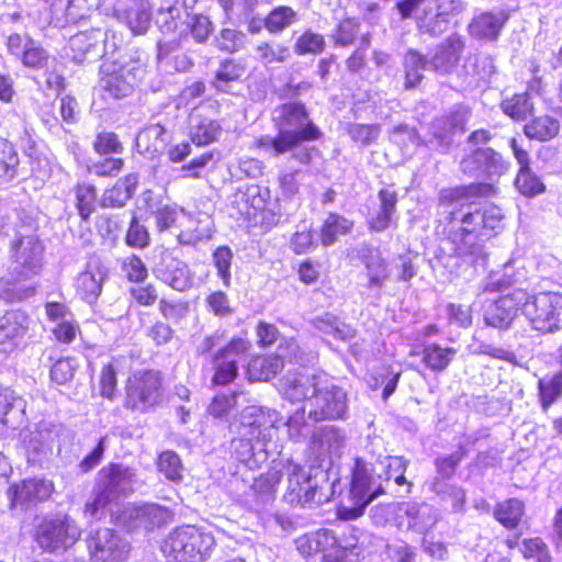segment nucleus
Returning a JSON list of instances; mask_svg holds the SVG:
<instances>
[{
	"mask_svg": "<svg viewBox=\"0 0 562 562\" xmlns=\"http://www.w3.org/2000/svg\"><path fill=\"white\" fill-rule=\"evenodd\" d=\"M326 48V41L324 35L312 31L311 29L304 30L295 40L293 49L299 56L304 55H318Z\"/></svg>",
	"mask_w": 562,
	"mask_h": 562,
	"instance_id": "nucleus-42",
	"label": "nucleus"
},
{
	"mask_svg": "<svg viewBox=\"0 0 562 562\" xmlns=\"http://www.w3.org/2000/svg\"><path fill=\"white\" fill-rule=\"evenodd\" d=\"M360 24L355 18L341 19L335 27L333 40L335 45L347 47L353 44L359 33Z\"/></svg>",
	"mask_w": 562,
	"mask_h": 562,
	"instance_id": "nucleus-50",
	"label": "nucleus"
},
{
	"mask_svg": "<svg viewBox=\"0 0 562 562\" xmlns=\"http://www.w3.org/2000/svg\"><path fill=\"white\" fill-rule=\"evenodd\" d=\"M295 272L297 279L305 285L316 283L321 278L319 263L310 258L299 261Z\"/></svg>",
	"mask_w": 562,
	"mask_h": 562,
	"instance_id": "nucleus-63",
	"label": "nucleus"
},
{
	"mask_svg": "<svg viewBox=\"0 0 562 562\" xmlns=\"http://www.w3.org/2000/svg\"><path fill=\"white\" fill-rule=\"evenodd\" d=\"M525 315L533 329L550 334L562 328V293L542 291L527 299Z\"/></svg>",
	"mask_w": 562,
	"mask_h": 562,
	"instance_id": "nucleus-10",
	"label": "nucleus"
},
{
	"mask_svg": "<svg viewBox=\"0 0 562 562\" xmlns=\"http://www.w3.org/2000/svg\"><path fill=\"white\" fill-rule=\"evenodd\" d=\"M157 470L169 481L178 482L182 479V461L172 450L161 451L156 459Z\"/></svg>",
	"mask_w": 562,
	"mask_h": 562,
	"instance_id": "nucleus-45",
	"label": "nucleus"
},
{
	"mask_svg": "<svg viewBox=\"0 0 562 562\" xmlns=\"http://www.w3.org/2000/svg\"><path fill=\"white\" fill-rule=\"evenodd\" d=\"M289 470L288 486L283 495L284 502L292 508H306L322 505L330 499V494L325 490L328 481L324 484L313 482L301 464L286 461Z\"/></svg>",
	"mask_w": 562,
	"mask_h": 562,
	"instance_id": "nucleus-7",
	"label": "nucleus"
},
{
	"mask_svg": "<svg viewBox=\"0 0 562 562\" xmlns=\"http://www.w3.org/2000/svg\"><path fill=\"white\" fill-rule=\"evenodd\" d=\"M378 196L380 200V210L370 218L368 225L373 232H383L392 222L398 198L397 192L393 190L392 187L380 189Z\"/></svg>",
	"mask_w": 562,
	"mask_h": 562,
	"instance_id": "nucleus-27",
	"label": "nucleus"
},
{
	"mask_svg": "<svg viewBox=\"0 0 562 562\" xmlns=\"http://www.w3.org/2000/svg\"><path fill=\"white\" fill-rule=\"evenodd\" d=\"M385 494L382 475L375 473L374 464L368 463L361 458H355L347 493L351 506L339 504L336 515L341 520L357 519L364 514L370 503Z\"/></svg>",
	"mask_w": 562,
	"mask_h": 562,
	"instance_id": "nucleus-3",
	"label": "nucleus"
},
{
	"mask_svg": "<svg viewBox=\"0 0 562 562\" xmlns=\"http://www.w3.org/2000/svg\"><path fill=\"white\" fill-rule=\"evenodd\" d=\"M337 542L336 536L328 529H319L313 535H304L296 541L299 551L306 557L325 551Z\"/></svg>",
	"mask_w": 562,
	"mask_h": 562,
	"instance_id": "nucleus-34",
	"label": "nucleus"
},
{
	"mask_svg": "<svg viewBox=\"0 0 562 562\" xmlns=\"http://www.w3.org/2000/svg\"><path fill=\"white\" fill-rule=\"evenodd\" d=\"M283 369V357L278 353H255L246 364V375L250 382L270 381Z\"/></svg>",
	"mask_w": 562,
	"mask_h": 562,
	"instance_id": "nucleus-24",
	"label": "nucleus"
},
{
	"mask_svg": "<svg viewBox=\"0 0 562 562\" xmlns=\"http://www.w3.org/2000/svg\"><path fill=\"white\" fill-rule=\"evenodd\" d=\"M158 304L159 314L167 321H180L189 312V304L182 300H176L168 296H160Z\"/></svg>",
	"mask_w": 562,
	"mask_h": 562,
	"instance_id": "nucleus-53",
	"label": "nucleus"
},
{
	"mask_svg": "<svg viewBox=\"0 0 562 562\" xmlns=\"http://www.w3.org/2000/svg\"><path fill=\"white\" fill-rule=\"evenodd\" d=\"M133 472L128 467L121 463L110 462L98 472L97 483L119 496L121 495L120 486L123 483H131L133 481Z\"/></svg>",
	"mask_w": 562,
	"mask_h": 562,
	"instance_id": "nucleus-29",
	"label": "nucleus"
},
{
	"mask_svg": "<svg viewBox=\"0 0 562 562\" xmlns=\"http://www.w3.org/2000/svg\"><path fill=\"white\" fill-rule=\"evenodd\" d=\"M255 50L258 59L265 65L282 64L290 57L289 46L272 41L260 42Z\"/></svg>",
	"mask_w": 562,
	"mask_h": 562,
	"instance_id": "nucleus-46",
	"label": "nucleus"
},
{
	"mask_svg": "<svg viewBox=\"0 0 562 562\" xmlns=\"http://www.w3.org/2000/svg\"><path fill=\"white\" fill-rule=\"evenodd\" d=\"M132 304L140 307H151L159 301L160 291L158 285L153 282L136 283L127 291Z\"/></svg>",
	"mask_w": 562,
	"mask_h": 562,
	"instance_id": "nucleus-47",
	"label": "nucleus"
},
{
	"mask_svg": "<svg viewBox=\"0 0 562 562\" xmlns=\"http://www.w3.org/2000/svg\"><path fill=\"white\" fill-rule=\"evenodd\" d=\"M278 115L272 117L277 133L273 137L260 136L255 140L258 149L271 150L281 156L295 150L304 143L317 142L324 133L312 120L307 106L302 101H291L277 108Z\"/></svg>",
	"mask_w": 562,
	"mask_h": 562,
	"instance_id": "nucleus-1",
	"label": "nucleus"
},
{
	"mask_svg": "<svg viewBox=\"0 0 562 562\" xmlns=\"http://www.w3.org/2000/svg\"><path fill=\"white\" fill-rule=\"evenodd\" d=\"M54 340L61 345L72 344L81 335V328L74 321H61L52 328Z\"/></svg>",
	"mask_w": 562,
	"mask_h": 562,
	"instance_id": "nucleus-59",
	"label": "nucleus"
},
{
	"mask_svg": "<svg viewBox=\"0 0 562 562\" xmlns=\"http://www.w3.org/2000/svg\"><path fill=\"white\" fill-rule=\"evenodd\" d=\"M268 417L261 408L247 407L240 418L244 436L249 442H260L265 438V431L269 428Z\"/></svg>",
	"mask_w": 562,
	"mask_h": 562,
	"instance_id": "nucleus-30",
	"label": "nucleus"
},
{
	"mask_svg": "<svg viewBox=\"0 0 562 562\" xmlns=\"http://www.w3.org/2000/svg\"><path fill=\"white\" fill-rule=\"evenodd\" d=\"M525 514L524 503L516 498H509L499 503L494 510V516L499 524L507 529H516Z\"/></svg>",
	"mask_w": 562,
	"mask_h": 562,
	"instance_id": "nucleus-37",
	"label": "nucleus"
},
{
	"mask_svg": "<svg viewBox=\"0 0 562 562\" xmlns=\"http://www.w3.org/2000/svg\"><path fill=\"white\" fill-rule=\"evenodd\" d=\"M5 47L12 56L16 57L23 67L31 70L47 68L50 55L37 41L29 35L10 34L5 40Z\"/></svg>",
	"mask_w": 562,
	"mask_h": 562,
	"instance_id": "nucleus-15",
	"label": "nucleus"
},
{
	"mask_svg": "<svg viewBox=\"0 0 562 562\" xmlns=\"http://www.w3.org/2000/svg\"><path fill=\"white\" fill-rule=\"evenodd\" d=\"M213 263L217 270L223 284L228 288L231 285V266L233 252L228 246H218L213 251Z\"/></svg>",
	"mask_w": 562,
	"mask_h": 562,
	"instance_id": "nucleus-57",
	"label": "nucleus"
},
{
	"mask_svg": "<svg viewBox=\"0 0 562 562\" xmlns=\"http://www.w3.org/2000/svg\"><path fill=\"white\" fill-rule=\"evenodd\" d=\"M139 184L137 172H128L105 188L100 199L104 209H121L135 195Z\"/></svg>",
	"mask_w": 562,
	"mask_h": 562,
	"instance_id": "nucleus-21",
	"label": "nucleus"
},
{
	"mask_svg": "<svg viewBox=\"0 0 562 562\" xmlns=\"http://www.w3.org/2000/svg\"><path fill=\"white\" fill-rule=\"evenodd\" d=\"M282 477V469L271 467L254 480L251 490L256 494H273Z\"/></svg>",
	"mask_w": 562,
	"mask_h": 562,
	"instance_id": "nucleus-52",
	"label": "nucleus"
},
{
	"mask_svg": "<svg viewBox=\"0 0 562 562\" xmlns=\"http://www.w3.org/2000/svg\"><path fill=\"white\" fill-rule=\"evenodd\" d=\"M457 352L453 347H443L438 342H427L423 345L420 350H412L409 355L418 356L427 370L440 373L451 366Z\"/></svg>",
	"mask_w": 562,
	"mask_h": 562,
	"instance_id": "nucleus-23",
	"label": "nucleus"
},
{
	"mask_svg": "<svg viewBox=\"0 0 562 562\" xmlns=\"http://www.w3.org/2000/svg\"><path fill=\"white\" fill-rule=\"evenodd\" d=\"M44 246L34 235L16 236L10 244V259L14 265L11 278L0 280V299L7 303L22 302L32 297L36 284L26 283L41 273Z\"/></svg>",
	"mask_w": 562,
	"mask_h": 562,
	"instance_id": "nucleus-2",
	"label": "nucleus"
},
{
	"mask_svg": "<svg viewBox=\"0 0 562 562\" xmlns=\"http://www.w3.org/2000/svg\"><path fill=\"white\" fill-rule=\"evenodd\" d=\"M214 547L215 539L211 532L194 525H184L169 533L162 551L175 562H203Z\"/></svg>",
	"mask_w": 562,
	"mask_h": 562,
	"instance_id": "nucleus-6",
	"label": "nucleus"
},
{
	"mask_svg": "<svg viewBox=\"0 0 562 562\" xmlns=\"http://www.w3.org/2000/svg\"><path fill=\"white\" fill-rule=\"evenodd\" d=\"M252 342L247 337L234 336L212 357L211 382L215 386L233 383L239 372L238 359L249 356Z\"/></svg>",
	"mask_w": 562,
	"mask_h": 562,
	"instance_id": "nucleus-9",
	"label": "nucleus"
},
{
	"mask_svg": "<svg viewBox=\"0 0 562 562\" xmlns=\"http://www.w3.org/2000/svg\"><path fill=\"white\" fill-rule=\"evenodd\" d=\"M119 16L124 20L134 35L145 34L150 26L151 13L145 8L128 7L119 13Z\"/></svg>",
	"mask_w": 562,
	"mask_h": 562,
	"instance_id": "nucleus-43",
	"label": "nucleus"
},
{
	"mask_svg": "<svg viewBox=\"0 0 562 562\" xmlns=\"http://www.w3.org/2000/svg\"><path fill=\"white\" fill-rule=\"evenodd\" d=\"M508 145L519 166L514 179V186L517 191L526 198L542 194L547 187L541 177L532 171L528 150L521 147L516 137H510Z\"/></svg>",
	"mask_w": 562,
	"mask_h": 562,
	"instance_id": "nucleus-17",
	"label": "nucleus"
},
{
	"mask_svg": "<svg viewBox=\"0 0 562 562\" xmlns=\"http://www.w3.org/2000/svg\"><path fill=\"white\" fill-rule=\"evenodd\" d=\"M122 356L113 357L101 367L98 383L100 396L113 401L119 392L117 366Z\"/></svg>",
	"mask_w": 562,
	"mask_h": 562,
	"instance_id": "nucleus-35",
	"label": "nucleus"
},
{
	"mask_svg": "<svg viewBox=\"0 0 562 562\" xmlns=\"http://www.w3.org/2000/svg\"><path fill=\"white\" fill-rule=\"evenodd\" d=\"M235 404V395L217 394L212 398L207 413L214 418H224L234 408Z\"/></svg>",
	"mask_w": 562,
	"mask_h": 562,
	"instance_id": "nucleus-64",
	"label": "nucleus"
},
{
	"mask_svg": "<svg viewBox=\"0 0 562 562\" xmlns=\"http://www.w3.org/2000/svg\"><path fill=\"white\" fill-rule=\"evenodd\" d=\"M353 228V221L338 213H329L321 225V244L325 247L333 245L340 235L349 234Z\"/></svg>",
	"mask_w": 562,
	"mask_h": 562,
	"instance_id": "nucleus-31",
	"label": "nucleus"
},
{
	"mask_svg": "<svg viewBox=\"0 0 562 562\" xmlns=\"http://www.w3.org/2000/svg\"><path fill=\"white\" fill-rule=\"evenodd\" d=\"M528 297L527 291L521 288H514L499 294L494 300V327H509L521 307L526 308Z\"/></svg>",
	"mask_w": 562,
	"mask_h": 562,
	"instance_id": "nucleus-20",
	"label": "nucleus"
},
{
	"mask_svg": "<svg viewBox=\"0 0 562 562\" xmlns=\"http://www.w3.org/2000/svg\"><path fill=\"white\" fill-rule=\"evenodd\" d=\"M120 496L114 492L98 485L95 483L94 495L92 499L85 505V513L95 516L100 510L105 509L113 501Z\"/></svg>",
	"mask_w": 562,
	"mask_h": 562,
	"instance_id": "nucleus-58",
	"label": "nucleus"
},
{
	"mask_svg": "<svg viewBox=\"0 0 562 562\" xmlns=\"http://www.w3.org/2000/svg\"><path fill=\"white\" fill-rule=\"evenodd\" d=\"M54 491L55 485L49 480L36 477L22 480L11 484L8 488L10 508L29 509L38 503L48 501Z\"/></svg>",
	"mask_w": 562,
	"mask_h": 562,
	"instance_id": "nucleus-16",
	"label": "nucleus"
},
{
	"mask_svg": "<svg viewBox=\"0 0 562 562\" xmlns=\"http://www.w3.org/2000/svg\"><path fill=\"white\" fill-rule=\"evenodd\" d=\"M34 540L45 552L66 550L78 540L74 521L67 516L44 518L35 528Z\"/></svg>",
	"mask_w": 562,
	"mask_h": 562,
	"instance_id": "nucleus-11",
	"label": "nucleus"
},
{
	"mask_svg": "<svg viewBox=\"0 0 562 562\" xmlns=\"http://www.w3.org/2000/svg\"><path fill=\"white\" fill-rule=\"evenodd\" d=\"M100 30H88L70 36L66 45V55L75 64L93 61L100 54Z\"/></svg>",
	"mask_w": 562,
	"mask_h": 562,
	"instance_id": "nucleus-19",
	"label": "nucleus"
},
{
	"mask_svg": "<svg viewBox=\"0 0 562 562\" xmlns=\"http://www.w3.org/2000/svg\"><path fill=\"white\" fill-rule=\"evenodd\" d=\"M30 323L29 313L22 308L7 310L0 315V355L9 356L21 348Z\"/></svg>",
	"mask_w": 562,
	"mask_h": 562,
	"instance_id": "nucleus-14",
	"label": "nucleus"
},
{
	"mask_svg": "<svg viewBox=\"0 0 562 562\" xmlns=\"http://www.w3.org/2000/svg\"><path fill=\"white\" fill-rule=\"evenodd\" d=\"M164 375L151 368L138 369L124 381L123 407L133 413H148L162 401Z\"/></svg>",
	"mask_w": 562,
	"mask_h": 562,
	"instance_id": "nucleus-5",
	"label": "nucleus"
},
{
	"mask_svg": "<svg viewBox=\"0 0 562 562\" xmlns=\"http://www.w3.org/2000/svg\"><path fill=\"white\" fill-rule=\"evenodd\" d=\"M222 134L220 121L201 115L190 132L191 142L199 147L207 146L218 139Z\"/></svg>",
	"mask_w": 562,
	"mask_h": 562,
	"instance_id": "nucleus-33",
	"label": "nucleus"
},
{
	"mask_svg": "<svg viewBox=\"0 0 562 562\" xmlns=\"http://www.w3.org/2000/svg\"><path fill=\"white\" fill-rule=\"evenodd\" d=\"M290 249L295 255H305L314 250L317 246L315 240V229L313 227H304L295 231L290 238Z\"/></svg>",
	"mask_w": 562,
	"mask_h": 562,
	"instance_id": "nucleus-54",
	"label": "nucleus"
},
{
	"mask_svg": "<svg viewBox=\"0 0 562 562\" xmlns=\"http://www.w3.org/2000/svg\"><path fill=\"white\" fill-rule=\"evenodd\" d=\"M538 389L541 408L547 412L562 395V373H557L550 379L539 380Z\"/></svg>",
	"mask_w": 562,
	"mask_h": 562,
	"instance_id": "nucleus-48",
	"label": "nucleus"
},
{
	"mask_svg": "<svg viewBox=\"0 0 562 562\" xmlns=\"http://www.w3.org/2000/svg\"><path fill=\"white\" fill-rule=\"evenodd\" d=\"M378 462L383 469L382 473H380L382 481L389 482L393 480L400 486L405 484L408 488L412 486V483L408 482L405 476L407 461L402 457L385 456L379 459Z\"/></svg>",
	"mask_w": 562,
	"mask_h": 562,
	"instance_id": "nucleus-40",
	"label": "nucleus"
},
{
	"mask_svg": "<svg viewBox=\"0 0 562 562\" xmlns=\"http://www.w3.org/2000/svg\"><path fill=\"white\" fill-rule=\"evenodd\" d=\"M146 72L139 58L106 56L99 67V87L108 97L122 99L133 93Z\"/></svg>",
	"mask_w": 562,
	"mask_h": 562,
	"instance_id": "nucleus-4",
	"label": "nucleus"
},
{
	"mask_svg": "<svg viewBox=\"0 0 562 562\" xmlns=\"http://www.w3.org/2000/svg\"><path fill=\"white\" fill-rule=\"evenodd\" d=\"M124 241L128 247L136 249H145L150 245L149 232L136 216H133L128 223Z\"/></svg>",
	"mask_w": 562,
	"mask_h": 562,
	"instance_id": "nucleus-51",
	"label": "nucleus"
},
{
	"mask_svg": "<svg viewBox=\"0 0 562 562\" xmlns=\"http://www.w3.org/2000/svg\"><path fill=\"white\" fill-rule=\"evenodd\" d=\"M347 411V394L336 385L326 387L316 395V406L308 413L310 418L321 420L339 419Z\"/></svg>",
	"mask_w": 562,
	"mask_h": 562,
	"instance_id": "nucleus-18",
	"label": "nucleus"
},
{
	"mask_svg": "<svg viewBox=\"0 0 562 562\" xmlns=\"http://www.w3.org/2000/svg\"><path fill=\"white\" fill-rule=\"evenodd\" d=\"M86 544L92 562H126L130 547L111 528L98 529L86 538Z\"/></svg>",
	"mask_w": 562,
	"mask_h": 562,
	"instance_id": "nucleus-13",
	"label": "nucleus"
},
{
	"mask_svg": "<svg viewBox=\"0 0 562 562\" xmlns=\"http://www.w3.org/2000/svg\"><path fill=\"white\" fill-rule=\"evenodd\" d=\"M463 50L464 42L461 36L450 35L437 46L431 64L437 71L450 74L459 66Z\"/></svg>",
	"mask_w": 562,
	"mask_h": 562,
	"instance_id": "nucleus-22",
	"label": "nucleus"
},
{
	"mask_svg": "<svg viewBox=\"0 0 562 562\" xmlns=\"http://www.w3.org/2000/svg\"><path fill=\"white\" fill-rule=\"evenodd\" d=\"M245 71V67L233 58L224 59L220 64L218 70L215 72V81L233 82L238 81Z\"/></svg>",
	"mask_w": 562,
	"mask_h": 562,
	"instance_id": "nucleus-61",
	"label": "nucleus"
},
{
	"mask_svg": "<svg viewBox=\"0 0 562 562\" xmlns=\"http://www.w3.org/2000/svg\"><path fill=\"white\" fill-rule=\"evenodd\" d=\"M297 21V12L290 5L281 4L265 15L262 24L269 34H280Z\"/></svg>",
	"mask_w": 562,
	"mask_h": 562,
	"instance_id": "nucleus-32",
	"label": "nucleus"
},
{
	"mask_svg": "<svg viewBox=\"0 0 562 562\" xmlns=\"http://www.w3.org/2000/svg\"><path fill=\"white\" fill-rule=\"evenodd\" d=\"M78 368L72 357H60L50 366L49 381L56 385H67L74 380Z\"/></svg>",
	"mask_w": 562,
	"mask_h": 562,
	"instance_id": "nucleus-44",
	"label": "nucleus"
},
{
	"mask_svg": "<svg viewBox=\"0 0 562 562\" xmlns=\"http://www.w3.org/2000/svg\"><path fill=\"white\" fill-rule=\"evenodd\" d=\"M92 150L100 158L87 165V171L99 179L117 178L125 168L124 144L113 131H101L94 135Z\"/></svg>",
	"mask_w": 562,
	"mask_h": 562,
	"instance_id": "nucleus-8",
	"label": "nucleus"
},
{
	"mask_svg": "<svg viewBox=\"0 0 562 562\" xmlns=\"http://www.w3.org/2000/svg\"><path fill=\"white\" fill-rule=\"evenodd\" d=\"M364 265L367 268L368 286L380 289L389 276L385 260L380 256H370L366 258Z\"/></svg>",
	"mask_w": 562,
	"mask_h": 562,
	"instance_id": "nucleus-56",
	"label": "nucleus"
},
{
	"mask_svg": "<svg viewBox=\"0 0 562 562\" xmlns=\"http://www.w3.org/2000/svg\"><path fill=\"white\" fill-rule=\"evenodd\" d=\"M503 112L514 121H524L533 113L535 106L528 92L515 93L499 103Z\"/></svg>",
	"mask_w": 562,
	"mask_h": 562,
	"instance_id": "nucleus-36",
	"label": "nucleus"
},
{
	"mask_svg": "<svg viewBox=\"0 0 562 562\" xmlns=\"http://www.w3.org/2000/svg\"><path fill=\"white\" fill-rule=\"evenodd\" d=\"M100 262H95L94 266L88 263L86 269L81 271L75 281L76 293L81 300L88 303H94L102 292L103 278L99 269Z\"/></svg>",
	"mask_w": 562,
	"mask_h": 562,
	"instance_id": "nucleus-25",
	"label": "nucleus"
},
{
	"mask_svg": "<svg viewBox=\"0 0 562 562\" xmlns=\"http://www.w3.org/2000/svg\"><path fill=\"white\" fill-rule=\"evenodd\" d=\"M521 554L527 560L552 562V557L547 543L539 537L525 539L522 541Z\"/></svg>",
	"mask_w": 562,
	"mask_h": 562,
	"instance_id": "nucleus-55",
	"label": "nucleus"
},
{
	"mask_svg": "<svg viewBox=\"0 0 562 562\" xmlns=\"http://www.w3.org/2000/svg\"><path fill=\"white\" fill-rule=\"evenodd\" d=\"M401 371L394 372L390 364H382L371 374V389L382 390L383 400H387L396 390Z\"/></svg>",
	"mask_w": 562,
	"mask_h": 562,
	"instance_id": "nucleus-38",
	"label": "nucleus"
},
{
	"mask_svg": "<svg viewBox=\"0 0 562 562\" xmlns=\"http://www.w3.org/2000/svg\"><path fill=\"white\" fill-rule=\"evenodd\" d=\"M379 124H355L349 128L351 138L361 145L374 143L380 134Z\"/></svg>",
	"mask_w": 562,
	"mask_h": 562,
	"instance_id": "nucleus-62",
	"label": "nucleus"
},
{
	"mask_svg": "<svg viewBox=\"0 0 562 562\" xmlns=\"http://www.w3.org/2000/svg\"><path fill=\"white\" fill-rule=\"evenodd\" d=\"M255 333L257 346L261 349L271 347L280 337L278 327L274 324L262 319L257 322Z\"/></svg>",
	"mask_w": 562,
	"mask_h": 562,
	"instance_id": "nucleus-60",
	"label": "nucleus"
},
{
	"mask_svg": "<svg viewBox=\"0 0 562 562\" xmlns=\"http://www.w3.org/2000/svg\"><path fill=\"white\" fill-rule=\"evenodd\" d=\"M121 270L125 280L130 283H143L148 278L149 273L147 266L136 254H132L122 259Z\"/></svg>",
	"mask_w": 562,
	"mask_h": 562,
	"instance_id": "nucleus-49",
	"label": "nucleus"
},
{
	"mask_svg": "<svg viewBox=\"0 0 562 562\" xmlns=\"http://www.w3.org/2000/svg\"><path fill=\"white\" fill-rule=\"evenodd\" d=\"M427 59L415 50L407 52L406 59L404 61V88L413 89L417 87L424 76L423 70L425 69Z\"/></svg>",
	"mask_w": 562,
	"mask_h": 562,
	"instance_id": "nucleus-41",
	"label": "nucleus"
},
{
	"mask_svg": "<svg viewBox=\"0 0 562 562\" xmlns=\"http://www.w3.org/2000/svg\"><path fill=\"white\" fill-rule=\"evenodd\" d=\"M21 158L16 146L0 137V184L12 182L19 175Z\"/></svg>",
	"mask_w": 562,
	"mask_h": 562,
	"instance_id": "nucleus-28",
	"label": "nucleus"
},
{
	"mask_svg": "<svg viewBox=\"0 0 562 562\" xmlns=\"http://www.w3.org/2000/svg\"><path fill=\"white\" fill-rule=\"evenodd\" d=\"M560 130V121L550 114L533 116L522 127L527 138L540 143L552 140L559 135Z\"/></svg>",
	"mask_w": 562,
	"mask_h": 562,
	"instance_id": "nucleus-26",
	"label": "nucleus"
},
{
	"mask_svg": "<svg viewBox=\"0 0 562 562\" xmlns=\"http://www.w3.org/2000/svg\"><path fill=\"white\" fill-rule=\"evenodd\" d=\"M76 209L81 221H89L95 210L97 188L92 183H77L74 188Z\"/></svg>",
	"mask_w": 562,
	"mask_h": 562,
	"instance_id": "nucleus-39",
	"label": "nucleus"
},
{
	"mask_svg": "<svg viewBox=\"0 0 562 562\" xmlns=\"http://www.w3.org/2000/svg\"><path fill=\"white\" fill-rule=\"evenodd\" d=\"M160 30L165 35L175 36V45L192 37L196 43H204L212 33V22L203 14L188 11L170 14L164 20Z\"/></svg>",
	"mask_w": 562,
	"mask_h": 562,
	"instance_id": "nucleus-12",
	"label": "nucleus"
}]
</instances>
